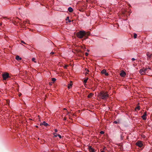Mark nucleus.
<instances>
[{"label": "nucleus", "instance_id": "14", "mask_svg": "<svg viewBox=\"0 0 152 152\" xmlns=\"http://www.w3.org/2000/svg\"><path fill=\"white\" fill-rule=\"evenodd\" d=\"M94 95V94L93 93H90L88 96V97L89 98H90L92 97Z\"/></svg>", "mask_w": 152, "mask_h": 152}, {"label": "nucleus", "instance_id": "20", "mask_svg": "<svg viewBox=\"0 0 152 152\" xmlns=\"http://www.w3.org/2000/svg\"><path fill=\"white\" fill-rule=\"evenodd\" d=\"M35 58H32V61H34V62L35 63H36L37 62V61H35Z\"/></svg>", "mask_w": 152, "mask_h": 152}, {"label": "nucleus", "instance_id": "45", "mask_svg": "<svg viewBox=\"0 0 152 152\" xmlns=\"http://www.w3.org/2000/svg\"><path fill=\"white\" fill-rule=\"evenodd\" d=\"M103 148L104 150V147H103Z\"/></svg>", "mask_w": 152, "mask_h": 152}, {"label": "nucleus", "instance_id": "17", "mask_svg": "<svg viewBox=\"0 0 152 152\" xmlns=\"http://www.w3.org/2000/svg\"><path fill=\"white\" fill-rule=\"evenodd\" d=\"M69 17H67L66 19V20H68V22L69 23V22H71V21L69 19Z\"/></svg>", "mask_w": 152, "mask_h": 152}, {"label": "nucleus", "instance_id": "15", "mask_svg": "<svg viewBox=\"0 0 152 152\" xmlns=\"http://www.w3.org/2000/svg\"><path fill=\"white\" fill-rule=\"evenodd\" d=\"M144 70V72H145V74H146L148 73V68H146L145 69L143 68Z\"/></svg>", "mask_w": 152, "mask_h": 152}, {"label": "nucleus", "instance_id": "12", "mask_svg": "<svg viewBox=\"0 0 152 152\" xmlns=\"http://www.w3.org/2000/svg\"><path fill=\"white\" fill-rule=\"evenodd\" d=\"M15 59L17 61L21 60L22 59L20 57L18 56H16Z\"/></svg>", "mask_w": 152, "mask_h": 152}, {"label": "nucleus", "instance_id": "44", "mask_svg": "<svg viewBox=\"0 0 152 152\" xmlns=\"http://www.w3.org/2000/svg\"><path fill=\"white\" fill-rule=\"evenodd\" d=\"M139 142V143H140V142H141V141H139V142Z\"/></svg>", "mask_w": 152, "mask_h": 152}, {"label": "nucleus", "instance_id": "8", "mask_svg": "<svg viewBox=\"0 0 152 152\" xmlns=\"http://www.w3.org/2000/svg\"><path fill=\"white\" fill-rule=\"evenodd\" d=\"M126 73L125 72L123 71H122L120 73V75L122 77H124L125 76Z\"/></svg>", "mask_w": 152, "mask_h": 152}, {"label": "nucleus", "instance_id": "23", "mask_svg": "<svg viewBox=\"0 0 152 152\" xmlns=\"http://www.w3.org/2000/svg\"><path fill=\"white\" fill-rule=\"evenodd\" d=\"M100 133L101 134H103L104 133V132L103 131H100Z\"/></svg>", "mask_w": 152, "mask_h": 152}, {"label": "nucleus", "instance_id": "2", "mask_svg": "<svg viewBox=\"0 0 152 152\" xmlns=\"http://www.w3.org/2000/svg\"><path fill=\"white\" fill-rule=\"evenodd\" d=\"M98 96L99 98V99L101 100L102 99H104V91H101L99 93H98Z\"/></svg>", "mask_w": 152, "mask_h": 152}, {"label": "nucleus", "instance_id": "1", "mask_svg": "<svg viewBox=\"0 0 152 152\" xmlns=\"http://www.w3.org/2000/svg\"><path fill=\"white\" fill-rule=\"evenodd\" d=\"M90 34V33L89 31L86 32L85 31H80L77 33V37L80 39H82L84 37L83 40H85L88 38V36Z\"/></svg>", "mask_w": 152, "mask_h": 152}, {"label": "nucleus", "instance_id": "5", "mask_svg": "<svg viewBox=\"0 0 152 152\" xmlns=\"http://www.w3.org/2000/svg\"><path fill=\"white\" fill-rule=\"evenodd\" d=\"M136 145L137 146L141 148L142 147V149L144 147L143 146L144 145L143 143H136Z\"/></svg>", "mask_w": 152, "mask_h": 152}, {"label": "nucleus", "instance_id": "38", "mask_svg": "<svg viewBox=\"0 0 152 152\" xmlns=\"http://www.w3.org/2000/svg\"><path fill=\"white\" fill-rule=\"evenodd\" d=\"M122 139H123L122 137V136H121V139L122 140Z\"/></svg>", "mask_w": 152, "mask_h": 152}, {"label": "nucleus", "instance_id": "7", "mask_svg": "<svg viewBox=\"0 0 152 152\" xmlns=\"http://www.w3.org/2000/svg\"><path fill=\"white\" fill-rule=\"evenodd\" d=\"M146 55L148 56V58H147L149 60V59H150V58L151 56L152 55V54L151 53H150L149 52H148L147 53Z\"/></svg>", "mask_w": 152, "mask_h": 152}, {"label": "nucleus", "instance_id": "28", "mask_svg": "<svg viewBox=\"0 0 152 152\" xmlns=\"http://www.w3.org/2000/svg\"><path fill=\"white\" fill-rule=\"evenodd\" d=\"M136 109H137L138 110H139L140 109V107L139 106L137 107H136Z\"/></svg>", "mask_w": 152, "mask_h": 152}, {"label": "nucleus", "instance_id": "47", "mask_svg": "<svg viewBox=\"0 0 152 152\" xmlns=\"http://www.w3.org/2000/svg\"><path fill=\"white\" fill-rule=\"evenodd\" d=\"M65 109H66L65 108H64V110H65Z\"/></svg>", "mask_w": 152, "mask_h": 152}, {"label": "nucleus", "instance_id": "46", "mask_svg": "<svg viewBox=\"0 0 152 152\" xmlns=\"http://www.w3.org/2000/svg\"><path fill=\"white\" fill-rule=\"evenodd\" d=\"M101 152H104V151H101Z\"/></svg>", "mask_w": 152, "mask_h": 152}, {"label": "nucleus", "instance_id": "48", "mask_svg": "<svg viewBox=\"0 0 152 152\" xmlns=\"http://www.w3.org/2000/svg\"><path fill=\"white\" fill-rule=\"evenodd\" d=\"M36 127H38V126H36Z\"/></svg>", "mask_w": 152, "mask_h": 152}, {"label": "nucleus", "instance_id": "27", "mask_svg": "<svg viewBox=\"0 0 152 152\" xmlns=\"http://www.w3.org/2000/svg\"><path fill=\"white\" fill-rule=\"evenodd\" d=\"M58 136L60 138H61V136L59 134H58Z\"/></svg>", "mask_w": 152, "mask_h": 152}, {"label": "nucleus", "instance_id": "43", "mask_svg": "<svg viewBox=\"0 0 152 152\" xmlns=\"http://www.w3.org/2000/svg\"><path fill=\"white\" fill-rule=\"evenodd\" d=\"M89 50H88V49L87 50V51L89 52Z\"/></svg>", "mask_w": 152, "mask_h": 152}, {"label": "nucleus", "instance_id": "16", "mask_svg": "<svg viewBox=\"0 0 152 152\" xmlns=\"http://www.w3.org/2000/svg\"><path fill=\"white\" fill-rule=\"evenodd\" d=\"M88 79V78H86V79H85L83 80V83H84V84L86 83H87V81Z\"/></svg>", "mask_w": 152, "mask_h": 152}, {"label": "nucleus", "instance_id": "33", "mask_svg": "<svg viewBox=\"0 0 152 152\" xmlns=\"http://www.w3.org/2000/svg\"><path fill=\"white\" fill-rule=\"evenodd\" d=\"M132 61H134V60H135V58H132Z\"/></svg>", "mask_w": 152, "mask_h": 152}, {"label": "nucleus", "instance_id": "19", "mask_svg": "<svg viewBox=\"0 0 152 152\" xmlns=\"http://www.w3.org/2000/svg\"><path fill=\"white\" fill-rule=\"evenodd\" d=\"M137 37V34L136 33H134V39L136 38Z\"/></svg>", "mask_w": 152, "mask_h": 152}, {"label": "nucleus", "instance_id": "13", "mask_svg": "<svg viewBox=\"0 0 152 152\" xmlns=\"http://www.w3.org/2000/svg\"><path fill=\"white\" fill-rule=\"evenodd\" d=\"M68 10V11L70 12H72L73 11V9L71 7H69Z\"/></svg>", "mask_w": 152, "mask_h": 152}, {"label": "nucleus", "instance_id": "34", "mask_svg": "<svg viewBox=\"0 0 152 152\" xmlns=\"http://www.w3.org/2000/svg\"><path fill=\"white\" fill-rule=\"evenodd\" d=\"M107 95V94H106V92H105V99L106 98V96Z\"/></svg>", "mask_w": 152, "mask_h": 152}, {"label": "nucleus", "instance_id": "22", "mask_svg": "<svg viewBox=\"0 0 152 152\" xmlns=\"http://www.w3.org/2000/svg\"><path fill=\"white\" fill-rule=\"evenodd\" d=\"M101 73L102 74H104V69H103L102 70Z\"/></svg>", "mask_w": 152, "mask_h": 152}, {"label": "nucleus", "instance_id": "36", "mask_svg": "<svg viewBox=\"0 0 152 152\" xmlns=\"http://www.w3.org/2000/svg\"><path fill=\"white\" fill-rule=\"evenodd\" d=\"M66 117H64V120H66Z\"/></svg>", "mask_w": 152, "mask_h": 152}, {"label": "nucleus", "instance_id": "21", "mask_svg": "<svg viewBox=\"0 0 152 152\" xmlns=\"http://www.w3.org/2000/svg\"><path fill=\"white\" fill-rule=\"evenodd\" d=\"M52 80L53 82H54L56 80V79H55V78H52Z\"/></svg>", "mask_w": 152, "mask_h": 152}, {"label": "nucleus", "instance_id": "30", "mask_svg": "<svg viewBox=\"0 0 152 152\" xmlns=\"http://www.w3.org/2000/svg\"><path fill=\"white\" fill-rule=\"evenodd\" d=\"M113 123L115 124H117L118 123V122H117V121H115L113 122Z\"/></svg>", "mask_w": 152, "mask_h": 152}, {"label": "nucleus", "instance_id": "39", "mask_svg": "<svg viewBox=\"0 0 152 152\" xmlns=\"http://www.w3.org/2000/svg\"><path fill=\"white\" fill-rule=\"evenodd\" d=\"M16 86H18V84H17V83H16Z\"/></svg>", "mask_w": 152, "mask_h": 152}, {"label": "nucleus", "instance_id": "26", "mask_svg": "<svg viewBox=\"0 0 152 152\" xmlns=\"http://www.w3.org/2000/svg\"><path fill=\"white\" fill-rule=\"evenodd\" d=\"M54 54V53L53 52H51L50 53V54L51 55H53V54Z\"/></svg>", "mask_w": 152, "mask_h": 152}, {"label": "nucleus", "instance_id": "11", "mask_svg": "<svg viewBox=\"0 0 152 152\" xmlns=\"http://www.w3.org/2000/svg\"><path fill=\"white\" fill-rule=\"evenodd\" d=\"M140 72L142 75L145 74V72H144V70L143 69H140Z\"/></svg>", "mask_w": 152, "mask_h": 152}, {"label": "nucleus", "instance_id": "4", "mask_svg": "<svg viewBox=\"0 0 152 152\" xmlns=\"http://www.w3.org/2000/svg\"><path fill=\"white\" fill-rule=\"evenodd\" d=\"M88 149L90 152H95V150L91 146H88Z\"/></svg>", "mask_w": 152, "mask_h": 152}, {"label": "nucleus", "instance_id": "18", "mask_svg": "<svg viewBox=\"0 0 152 152\" xmlns=\"http://www.w3.org/2000/svg\"><path fill=\"white\" fill-rule=\"evenodd\" d=\"M53 134L54 135V137H57L58 136V134L56 133H53Z\"/></svg>", "mask_w": 152, "mask_h": 152}, {"label": "nucleus", "instance_id": "9", "mask_svg": "<svg viewBox=\"0 0 152 152\" xmlns=\"http://www.w3.org/2000/svg\"><path fill=\"white\" fill-rule=\"evenodd\" d=\"M147 115L146 112H145L144 113L143 115L142 116V118L144 120H146V116Z\"/></svg>", "mask_w": 152, "mask_h": 152}, {"label": "nucleus", "instance_id": "25", "mask_svg": "<svg viewBox=\"0 0 152 152\" xmlns=\"http://www.w3.org/2000/svg\"><path fill=\"white\" fill-rule=\"evenodd\" d=\"M118 146H121L122 145V143H118Z\"/></svg>", "mask_w": 152, "mask_h": 152}, {"label": "nucleus", "instance_id": "35", "mask_svg": "<svg viewBox=\"0 0 152 152\" xmlns=\"http://www.w3.org/2000/svg\"><path fill=\"white\" fill-rule=\"evenodd\" d=\"M86 70H87V72H89V70H88V69H86Z\"/></svg>", "mask_w": 152, "mask_h": 152}, {"label": "nucleus", "instance_id": "29", "mask_svg": "<svg viewBox=\"0 0 152 152\" xmlns=\"http://www.w3.org/2000/svg\"><path fill=\"white\" fill-rule=\"evenodd\" d=\"M88 53H85V55L86 56H88Z\"/></svg>", "mask_w": 152, "mask_h": 152}, {"label": "nucleus", "instance_id": "10", "mask_svg": "<svg viewBox=\"0 0 152 152\" xmlns=\"http://www.w3.org/2000/svg\"><path fill=\"white\" fill-rule=\"evenodd\" d=\"M73 84L72 81H70V83L68 84V88L70 89L72 87V85Z\"/></svg>", "mask_w": 152, "mask_h": 152}, {"label": "nucleus", "instance_id": "40", "mask_svg": "<svg viewBox=\"0 0 152 152\" xmlns=\"http://www.w3.org/2000/svg\"><path fill=\"white\" fill-rule=\"evenodd\" d=\"M21 95V93H20V94H19V96H20Z\"/></svg>", "mask_w": 152, "mask_h": 152}, {"label": "nucleus", "instance_id": "31", "mask_svg": "<svg viewBox=\"0 0 152 152\" xmlns=\"http://www.w3.org/2000/svg\"><path fill=\"white\" fill-rule=\"evenodd\" d=\"M21 42L22 43H24V44H26L23 41H21Z\"/></svg>", "mask_w": 152, "mask_h": 152}, {"label": "nucleus", "instance_id": "41", "mask_svg": "<svg viewBox=\"0 0 152 152\" xmlns=\"http://www.w3.org/2000/svg\"><path fill=\"white\" fill-rule=\"evenodd\" d=\"M26 21H23V23H24V24H25V23H26Z\"/></svg>", "mask_w": 152, "mask_h": 152}, {"label": "nucleus", "instance_id": "42", "mask_svg": "<svg viewBox=\"0 0 152 152\" xmlns=\"http://www.w3.org/2000/svg\"><path fill=\"white\" fill-rule=\"evenodd\" d=\"M148 69H151V68H150V67H149L148 68Z\"/></svg>", "mask_w": 152, "mask_h": 152}, {"label": "nucleus", "instance_id": "37", "mask_svg": "<svg viewBox=\"0 0 152 152\" xmlns=\"http://www.w3.org/2000/svg\"><path fill=\"white\" fill-rule=\"evenodd\" d=\"M4 18L6 19H7V18L6 17H4L3 18Z\"/></svg>", "mask_w": 152, "mask_h": 152}, {"label": "nucleus", "instance_id": "32", "mask_svg": "<svg viewBox=\"0 0 152 152\" xmlns=\"http://www.w3.org/2000/svg\"><path fill=\"white\" fill-rule=\"evenodd\" d=\"M54 131L56 132H57V129H55Z\"/></svg>", "mask_w": 152, "mask_h": 152}, {"label": "nucleus", "instance_id": "6", "mask_svg": "<svg viewBox=\"0 0 152 152\" xmlns=\"http://www.w3.org/2000/svg\"><path fill=\"white\" fill-rule=\"evenodd\" d=\"M42 125H44L45 126H49V124L48 123H46L45 121H44L43 123H40V125L42 126Z\"/></svg>", "mask_w": 152, "mask_h": 152}, {"label": "nucleus", "instance_id": "3", "mask_svg": "<svg viewBox=\"0 0 152 152\" xmlns=\"http://www.w3.org/2000/svg\"><path fill=\"white\" fill-rule=\"evenodd\" d=\"M2 77L3 80H6L8 78L10 77L9 75V74L8 73H5L2 74Z\"/></svg>", "mask_w": 152, "mask_h": 152}, {"label": "nucleus", "instance_id": "24", "mask_svg": "<svg viewBox=\"0 0 152 152\" xmlns=\"http://www.w3.org/2000/svg\"><path fill=\"white\" fill-rule=\"evenodd\" d=\"M108 75V73L106 72V71L105 70V75L107 76Z\"/></svg>", "mask_w": 152, "mask_h": 152}]
</instances>
